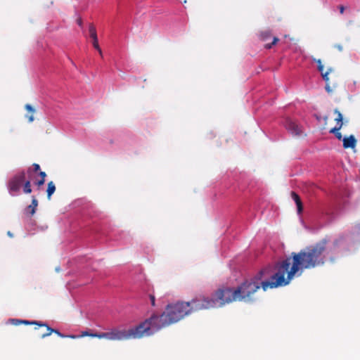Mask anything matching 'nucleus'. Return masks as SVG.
Listing matches in <instances>:
<instances>
[{
  "instance_id": "f257e3e1",
  "label": "nucleus",
  "mask_w": 360,
  "mask_h": 360,
  "mask_svg": "<svg viewBox=\"0 0 360 360\" xmlns=\"http://www.w3.org/2000/svg\"><path fill=\"white\" fill-rule=\"evenodd\" d=\"M328 240L307 246L298 252H292L290 256L276 265V272L272 274L271 267H266L255 276L245 280L236 288L238 301L252 302L255 293L262 288L264 291L288 285L295 276H300L305 269H311L324 265Z\"/></svg>"
},
{
  "instance_id": "f03ea898",
  "label": "nucleus",
  "mask_w": 360,
  "mask_h": 360,
  "mask_svg": "<svg viewBox=\"0 0 360 360\" xmlns=\"http://www.w3.org/2000/svg\"><path fill=\"white\" fill-rule=\"evenodd\" d=\"M189 303L177 302L167 306L165 311L160 315H153L144 323H148V335H150L160 329L175 323L191 314Z\"/></svg>"
},
{
  "instance_id": "7ed1b4c3",
  "label": "nucleus",
  "mask_w": 360,
  "mask_h": 360,
  "mask_svg": "<svg viewBox=\"0 0 360 360\" xmlns=\"http://www.w3.org/2000/svg\"><path fill=\"white\" fill-rule=\"evenodd\" d=\"M148 323L142 322L135 328L128 330L112 329L109 332L101 333L100 339L105 338L108 340H124L131 338H141L148 335Z\"/></svg>"
},
{
  "instance_id": "20e7f679",
  "label": "nucleus",
  "mask_w": 360,
  "mask_h": 360,
  "mask_svg": "<svg viewBox=\"0 0 360 360\" xmlns=\"http://www.w3.org/2000/svg\"><path fill=\"white\" fill-rule=\"evenodd\" d=\"M215 301V308L221 307L226 304L238 301L236 288H224L218 289L211 297Z\"/></svg>"
},
{
  "instance_id": "39448f33",
  "label": "nucleus",
  "mask_w": 360,
  "mask_h": 360,
  "mask_svg": "<svg viewBox=\"0 0 360 360\" xmlns=\"http://www.w3.org/2000/svg\"><path fill=\"white\" fill-rule=\"evenodd\" d=\"M214 302L211 297L200 295L186 302L189 303V311L191 314L198 311L215 308Z\"/></svg>"
},
{
  "instance_id": "423d86ee",
  "label": "nucleus",
  "mask_w": 360,
  "mask_h": 360,
  "mask_svg": "<svg viewBox=\"0 0 360 360\" xmlns=\"http://www.w3.org/2000/svg\"><path fill=\"white\" fill-rule=\"evenodd\" d=\"M25 173L22 171L14 175L8 182V189L11 193H17L20 191L22 186H24L25 181Z\"/></svg>"
},
{
  "instance_id": "0eeeda50",
  "label": "nucleus",
  "mask_w": 360,
  "mask_h": 360,
  "mask_svg": "<svg viewBox=\"0 0 360 360\" xmlns=\"http://www.w3.org/2000/svg\"><path fill=\"white\" fill-rule=\"evenodd\" d=\"M285 127L292 136H300L302 133L301 127L295 122L289 118L286 119Z\"/></svg>"
},
{
  "instance_id": "6e6552de",
  "label": "nucleus",
  "mask_w": 360,
  "mask_h": 360,
  "mask_svg": "<svg viewBox=\"0 0 360 360\" xmlns=\"http://www.w3.org/2000/svg\"><path fill=\"white\" fill-rule=\"evenodd\" d=\"M25 173V181L23 186V192L26 194H29L32 192L31 188V181H32L34 178V173L32 168H28Z\"/></svg>"
},
{
  "instance_id": "1a4fd4ad",
  "label": "nucleus",
  "mask_w": 360,
  "mask_h": 360,
  "mask_svg": "<svg viewBox=\"0 0 360 360\" xmlns=\"http://www.w3.org/2000/svg\"><path fill=\"white\" fill-rule=\"evenodd\" d=\"M333 71V68H328L326 72L321 73V76L323 79V80L326 82V91L330 94L333 92V89L336 88L338 86L337 83H334L333 86H330V81H329V74Z\"/></svg>"
},
{
  "instance_id": "9d476101",
  "label": "nucleus",
  "mask_w": 360,
  "mask_h": 360,
  "mask_svg": "<svg viewBox=\"0 0 360 360\" xmlns=\"http://www.w3.org/2000/svg\"><path fill=\"white\" fill-rule=\"evenodd\" d=\"M47 329V333H44L41 335V338H44L47 336H49L51 333H56V335H58L59 337L60 338H72V339H75L77 338V335H65L63 334H62L60 331H58V330L56 329H53L51 328H50L47 324H46V326H45Z\"/></svg>"
},
{
  "instance_id": "9b49d317",
  "label": "nucleus",
  "mask_w": 360,
  "mask_h": 360,
  "mask_svg": "<svg viewBox=\"0 0 360 360\" xmlns=\"http://www.w3.org/2000/svg\"><path fill=\"white\" fill-rule=\"evenodd\" d=\"M343 148H354L356 145V139L354 135H350L348 137H345L342 139Z\"/></svg>"
},
{
  "instance_id": "f8f14e48",
  "label": "nucleus",
  "mask_w": 360,
  "mask_h": 360,
  "mask_svg": "<svg viewBox=\"0 0 360 360\" xmlns=\"http://www.w3.org/2000/svg\"><path fill=\"white\" fill-rule=\"evenodd\" d=\"M37 206L38 201L37 198L34 196H33L32 199V203L31 205L26 207L25 212L32 216L35 213Z\"/></svg>"
},
{
  "instance_id": "ddd939ff",
  "label": "nucleus",
  "mask_w": 360,
  "mask_h": 360,
  "mask_svg": "<svg viewBox=\"0 0 360 360\" xmlns=\"http://www.w3.org/2000/svg\"><path fill=\"white\" fill-rule=\"evenodd\" d=\"M291 197L297 205L298 214L302 213L303 210V205L300 196L295 192L292 191L291 192Z\"/></svg>"
},
{
  "instance_id": "4468645a",
  "label": "nucleus",
  "mask_w": 360,
  "mask_h": 360,
  "mask_svg": "<svg viewBox=\"0 0 360 360\" xmlns=\"http://www.w3.org/2000/svg\"><path fill=\"white\" fill-rule=\"evenodd\" d=\"M334 113L337 115V117L335 118V121L336 122V126L335 127H342L344 122L342 113L338 109L334 110Z\"/></svg>"
},
{
  "instance_id": "2eb2a0df",
  "label": "nucleus",
  "mask_w": 360,
  "mask_h": 360,
  "mask_svg": "<svg viewBox=\"0 0 360 360\" xmlns=\"http://www.w3.org/2000/svg\"><path fill=\"white\" fill-rule=\"evenodd\" d=\"M25 108L30 113L29 115H26V117L28 119L29 122H33L34 121L33 115L35 112L34 109L30 104H26Z\"/></svg>"
},
{
  "instance_id": "dca6fc26",
  "label": "nucleus",
  "mask_w": 360,
  "mask_h": 360,
  "mask_svg": "<svg viewBox=\"0 0 360 360\" xmlns=\"http://www.w3.org/2000/svg\"><path fill=\"white\" fill-rule=\"evenodd\" d=\"M56 191V186L55 184L51 181L48 183L47 185V198L48 199H51V195L54 193Z\"/></svg>"
},
{
  "instance_id": "f3484780",
  "label": "nucleus",
  "mask_w": 360,
  "mask_h": 360,
  "mask_svg": "<svg viewBox=\"0 0 360 360\" xmlns=\"http://www.w3.org/2000/svg\"><path fill=\"white\" fill-rule=\"evenodd\" d=\"M342 127H333L332 129H330V130L329 131V132L330 134H333L335 135V136L336 137V139H338V140L340 141H342L343 138H342V134L340 132V130L341 129Z\"/></svg>"
},
{
  "instance_id": "a211bd4d",
  "label": "nucleus",
  "mask_w": 360,
  "mask_h": 360,
  "mask_svg": "<svg viewBox=\"0 0 360 360\" xmlns=\"http://www.w3.org/2000/svg\"><path fill=\"white\" fill-rule=\"evenodd\" d=\"M100 335H101V333H91L89 331H83L82 332V334L79 336H77V338L79 337H86V336H88V337H91V338H99L100 339Z\"/></svg>"
},
{
  "instance_id": "6ab92c4d",
  "label": "nucleus",
  "mask_w": 360,
  "mask_h": 360,
  "mask_svg": "<svg viewBox=\"0 0 360 360\" xmlns=\"http://www.w3.org/2000/svg\"><path fill=\"white\" fill-rule=\"evenodd\" d=\"M17 321L21 323H24L25 325H32V324H34V325H37L40 327L41 326H46V323H41V322H39V321H26V320H23V321H19V320H16Z\"/></svg>"
},
{
  "instance_id": "aec40b11",
  "label": "nucleus",
  "mask_w": 360,
  "mask_h": 360,
  "mask_svg": "<svg viewBox=\"0 0 360 360\" xmlns=\"http://www.w3.org/2000/svg\"><path fill=\"white\" fill-rule=\"evenodd\" d=\"M89 32L90 34V37L92 39H96L98 38L97 34H96V30L94 25H92V24L89 25Z\"/></svg>"
},
{
  "instance_id": "412c9836",
  "label": "nucleus",
  "mask_w": 360,
  "mask_h": 360,
  "mask_svg": "<svg viewBox=\"0 0 360 360\" xmlns=\"http://www.w3.org/2000/svg\"><path fill=\"white\" fill-rule=\"evenodd\" d=\"M260 37L262 41H266L271 37V34L267 31L263 32L261 33Z\"/></svg>"
},
{
  "instance_id": "4be33fe9",
  "label": "nucleus",
  "mask_w": 360,
  "mask_h": 360,
  "mask_svg": "<svg viewBox=\"0 0 360 360\" xmlns=\"http://www.w3.org/2000/svg\"><path fill=\"white\" fill-rule=\"evenodd\" d=\"M92 41H92V44H93L94 47L96 50H98V51L99 54H100L101 56H103L102 51H101V48H100V46H99V45H98V38H97V39H92Z\"/></svg>"
},
{
  "instance_id": "5701e85b",
  "label": "nucleus",
  "mask_w": 360,
  "mask_h": 360,
  "mask_svg": "<svg viewBox=\"0 0 360 360\" xmlns=\"http://www.w3.org/2000/svg\"><path fill=\"white\" fill-rule=\"evenodd\" d=\"M315 61L318 64V70L321 72V74L324 72V66L322 64L321 59L315 60Z\"/></svg>"
},
{
  "instance_id": "b1692460",
  "label": "nucleus",
  "mask_w": 360,
  "mask_h": 360,
  "mask_svg": "<svg viewBox=\"0 0 360 360\" xmlns=\"http://www.w3.org/2000/svg\"><path fill=\"white\" fill-rule=\"evenodd\" d=\"M278 39L277 37H274V38H273V41H272V42H271V43H270V44H269V43L266 44L264 45V47H265L266 49H271V48L272 47V46H273V45H275V44L278 42Z\"/></svg>"
},
{
  "instance_id": "393cba45",
  "label": "nucleus",
  "mask_w": 360,
  "mask_h": 360,
  "mask_svg": "<svg viewBox=\"0 0 360 360\" xmlns=\"http://www.w3.org/2000/svg\"><path fill=\"white\" fill-rule=\"evenodd\" d=\"M32 167L33 168H32V169L34 171V173H36L40 170V166H39V165H38L37 163H34L32 165Z\"/></svg>"
},
{
  "instance_id": "a878e982",
  "label": "nucleus",
  "mask_w": 360,
  "mask_h": 360,
  "mask_svg": "<svg viewBox=\"0 0 360 360\" xmlns=\"http://www.w3.org/2000/svg\"><path fill=\"white\" fill-rule=\"evenodd\" d=\"M149 297H150L151 305L153 307H154L155 305V296L153 295H150Z\"/></svg>"
},
{
  "instance_id": "bb28decb",
  "label": "nucleus",
  "mask_w": 360,
  "mask_h": 360,
  "mask_svg": "<svg viewBox=\"0 0 360 360\" xmlns=\"http://www.w3.org/2000/svg\"><path fill=\"white\" fill-rule=\"evenodd\" d=\"M44 182H45V179H40L39 180L35 181L34 184L38 186H41L44 184Z\"/></svg>"
},
{
  "instance_id": "cd10ccee",
  "label": "nucleus",
  "mask_w": 360,
  "mask_h": 360,
  "mask_svg": "<svg viewBox=\"0 0 360 360\" xmlns=\"http://www.w3.org/2000/svg\"><path fill=\"white\" fill-rule=\"evenodd\" d=\"M334 47L340 52L343 51V46L341 44H335Z\"/></svg>"
},
{
  "instance_id": "c85d7f7f",
  "label": "nucleus",
  "mask_w": 360,
  "mask_h": 360,
  "mask_svg": "<svg viewBox=\"0 0 360 360\" xmlns=\"http://www.w3.org/2000/svg\"><path fill=\"white\" fill-rule=\"evenodd\" d=\"M39 175L41 177V179H45V178L46 176V172H42V171L39 172Z\"/></svg>"
},
{
  "instance_id": "c756f323",
  "label": "nucleus",
  "mask_w": 360,
  "mask_h": 360,
  "mask_svg": "<svg viewBox=\"0 0 360 360\" xmlns=\"http://www.w3.org/2000/svg\"><path fill=\"white\" fill-rule=\"evenodd\" d=\"M339 9H340V13L342 14L344 13V11H345V7L343 6H339Z\"/></svg>"
},
{
  "instance_id": "7c9ffc66",
  "label": "nucleus",
  "mask_w": 360,
  "mask_h": 360,
  "mask_svg": "<svg viewBox=\"0 0 360 360\" xmlns=\"http://www.w3.org/2000/svg\"><path fill=\"white\" fill-rule=\"evenodd\" d=\"M77 24H78L79 26H82V18H78V19L77 20Z\"/></svg>"
},
{
  "instance_id": "2f4dec72",
  "label": "nucleus",
  "mask_w": 360,
  "mask_h": 360,
  "mask_svg": "<svg viewBox=\"0 0 360 360\" xmlns=\"http://www.w3.org/2000/svg\"><path fill=\"white\" fill-rule=\"evenodd\" d=\"M323 121H324L325 124H327V122H328V117L327 115H326V116H324V117H323Z\"/></svg>"
},
{
  "instance_id": "473e14b6",
  "label": "nucleus",
  "mask_w": 360,
  "mask_h": 360,
  "mask_svg": "<svg viewBox=\"0 0 360 360\" xmlns=\"http://www.w3.org/2000/svg\"><path fill=\"white\" fill-rule=\"evenodd\" d=\"M7 234H8V236L13 237V233L11 231H8Z\"/></svg>"
},
{
  "instance_id": "72a5a7b5",
  "label": "nucleus",
  "mask_w": 360,
  "mask_h": 360,
  "mask_svg": "<svg viewBox=\"0 0 360 360\" xmlns=\"http://www.w3.org/2000/svg\"><path fill=\"white\" fill-rule=\"evenodd\" d=\"M316 119H317L318 120H320V117H316Z\"/></svg>"
}]
</instances>
